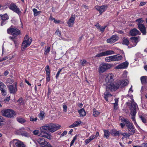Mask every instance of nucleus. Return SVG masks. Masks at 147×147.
Listing matches in <instances>:
<instances>
[{
    "instance_id": "2f4dec72",
    "label": "nucleus",
    "mask_w": 147,
    "mask_h": 147,
    "mask_svg": "<svg viewBox=\"0 0 147 147\" xmlns=\"http://www.w3.org/2000/svg\"><path fill=\"white\" fill-rule=\"evenodd\" d=\"M140 80L142 83H145L147 82V77L142 76L140 78Z\"/></svg>"
},
{
    "instance_id": "864d4df0",
    "label": "nucleus",
    "mask_w": 147,
    "mask_h": 147,
    "mask_svg": "<svg viewBox=\"0 0 147 147\" xmlns=\"http://www.w3.org/2000/svg\"><path fill=\"white\" fill-rule=\"evenodd\" d=\"M118 108V104L116 103H114V110H116Z\"/></svg>"
},
{
    "instance_id": "1a4fd4ad",
    "label": "nucleus",
    "mask_w": 147,
    "mask_h": 147,
    "mask_svg": "<svg viewBox=\"0 0 147 147\" xmlns=\"http://www.w3.org/2000/svg\"><path fill=\"white\" fill-rule=\"evenodd\" d=\"M10 9L18 14L19 16L21 14V12L19 7L13 3H11L9 6Z\"/></svg>"
},
{
    "instance_id": "9b49d317",
    "label": "nucleus",
    "mask_w": 147,
    "mask_h": 147,
    "mask_svg": "<svg viewBox=\"0 0 147 147\" xmlns=\"http://www.w3.org/2000/svg\"><path fill=\"white\" fill-rule=\"evenodd\" d=\"M138 26L143 35H146V28L144 25L142 24H138Z\"/></svg>"
},
{
    "instance_id": "49530a36",
    "label": "nucleus",
    "mask_w": 147,
    "mask_h": 147,
    "mask_svg": "<svg viewBox=\"0 0 147 147\" xmlns=\"http://www.w3.org/2000/svg\"><path fill=\"white\" fill-rule=\"evenodd\" d=\"M136 22H138V24H141L142 23H143L144 21L142 18H139L136 20Z\"/></svg>"
},
{
    "instance_id": "473e14b6",
    "label": "nucleus",
    "mask_w": 147,
    "mask_h": 147,
    "mask_svg": "<svg viewBox=\"0 0 147 147\" xmlns=\"http://www.w3.org/2000/svg\"><path fill=\"white\" fill-rule=\"evenodd\" d=\"M122 44L126 45H128L129 44V41L126 38H124L123 40Z\"/></svg>"
},
{
    "instance_id": "a19ab883",
    "label": "nucleus",
    "mask_w": 147,
    "mask_h": 147,
    "mask_svg": "<svg viewBox=\"0 0 147 147\" xmlns=\"http://www.w3.org/2000/svg\"><path fill=\"white\" fill-rule=\"evenodd\" d=\"M13 82V79L10 78H8L7 80L6 83L7 84H12Z\"/></svg>"
},
{
    "instance_id": "a18cd8bd",
    "label": "nucleus",
    "mask_w": 147,
    "mask_h": 147,
    "mask_svg": "<svg viewBox=\"0 0 147 147\" xmlns=\"http://www.w3.org/2000/svg\"><path fill=\"white\" fill-rule=\"evenodd\" d=\"M63 69V68H62L61 69H59L58 71L56 76V78L57 79H58V78L59 76L60 72H61V71H62V69Z\"/></svg>"
},
{
    "instance_id": "f704fd0d",
    "label": "nucleus",
    "mask_w": 147,
    "mask_h": 147,
    "mask_svg": "<svg viewBox=\"0 0 147 147\" xmlns=\"http://www.w3.org/2000/svg\"><path fill=\"white\" fill-rule=\"evenodd\" d=\"M92 114L94 116L96 117L99 115L100 113L96 111V109H94Z\"/></svg>"
},
{
    "instance_id": "f3484780",
    "label": "nucleus",
    "mask_w": 147,
    "mask_h": 147,
    "mask_svg": "<svg viewBox=\"0 0 147 147\" xmlns=\"http://www.w3.org/2000/svg\"><path fill=\"white\" fill-rule=\"evenodd\" d=\"M75 16L73 15H71L69 21L67 22V23L69 27H71L73 26L74 21L75 19Z\"/></svg>"
},
{
    "instance_id": "37998d69",
    "label": "nucleus",
    "mask_w": 147,
    "mask_h": 147,
    "mask_svg": "<svg viewBox=\"0 0 147 147\" xmlns=\"http://www.w3.org/2000/svg\"><path fill=\"white\" fill-rule=\"evenodd\" d=\"M77 139V136L76 135L73 138V140L71 141V142L70 146H71L73 145V144H74L75 141Z\"/></svg>"
},
{
    "instance_id": "f257e3e1",
    "label": "nucleus",
    "mask_w": 147,
    "mask_h": 147,
    "mask_svg": "<svg viewBox=\"0 0 147 147\" xmlns=\"http://www.w3.org/2000/svg\"><path fill=\"white\" fill-rule=\"evenodd\" d=\"M129 82L127 80L119 81L113 83H111L106 87L107 90H110L111 91L116 90L119 88H121L126 86Z\"/></svg>"
},
{
    "instance_id": "f03ea898",
    "label": "nucleus",
    "mask_w": 147,
    "mask_h": 147,
    "mask_svg": "<svg viewBox=\"0 0 147 147\" xmlns=\"http://www.w3.org/2000/svg\"><path fill=\"white\" fill-rule=\"evenodd\" d=\"M61 127L59 125L50 123L41 127L40 129L42 133L45 132L47 130L53 133L59 129Z\"/></svg>"
},
{
    "instance_id": "69168bd1",
    "label": "nucleus",
    "mask_w": 147,
    "mask_h": 147,
    "mask_svg": "<svg viewBox=\"0 0 147 147\" xmlns=\"http://www.w3.org/2000/svg\"><path fill=\"white\" fill-rule=\"evenodd\" d=\"M9 71H8L6 70L3 73V74L4 76H6L9 74Z\"/></svg>"
},
{
    "instance_id": "c756f323",
    "label": "nucleus",
    "mask_w": 147,
    "mask_h": 147,
    "mask_svg": "<svg viewBox=\"0 0 147 147\" xmlns=\"http://www.w3.org/2000/svg\"><path fill=\"white\" fill-rule=\"evenodd\" d=\"M121 120L123 122L125 123V124L126 125H128V124L131 123L129 122L128 119H125L123 117L121 119Z\"/></svg>"
},
{
    "instance_id": "0e129e2a",
    "label": "nucleus",
    "mask_w": 147,
    "mask_h": 147,
    "mask_svg": "<svg viewBox=\"0 0 147 147\" xmlns=\"http://www.w3.org/2000/svg\"><path fill=\"white\" fill-rule=\"evenodd\" d=\"M95 26H96V27L97 28V29H99V28H100V26L99 24L98 23H96L95 25Z\"/></svg>"
},
{
    "instance_id": "9d476101",
    "label": "nucleus",
    "mask_w": 147,
    "mask_h": 147,
    "mask_svg": "<svg viewBox=\"0 0 147 147\" xmlns=\"http://www.w3.org/2000/svg\"><path fill=\"white\" fill-rule=\"evenodd\" d=\"M114 54H115V52L114 51L111 50H109L98 53L95 56L97 57H98Z\"/></svg>"
},
{
    "instance_id": "cd10ccee",
    "label": "nucleus",
    "mask_w": 147,
    "mask_h": 147,
    "mask_svg": "<svg viewBox=\"0 0 147 147\" xmlns=\"http://www.w3.org/2000/svg\"><path fill=\"white\" fill-rule=\"evenodd\" d=\"M78 113H80V115L81 116H85L86 114L85 110L83 109H82L80 110H79Z\"/></svg>"
},
{
    "instance_id": "4d7b16f0",
    "label": "nucleus",
    "mask_w": 147,
    "mask_h": 147,
    "mask_svg": "<svg viewBox=\"0 0 147 147\" xmlns=\"http://www.w3.org/2000/svg\"><path fill=\"white\" fill-rule=\"evenodd\" d=\"M3 87H6V86L2 82H0V88Z\"/></svg>"
},
{
    "instance_id": "4be33fe9",
    "label": "nucleus",
    "mask_w": 147,
    "mask_h": 147,
    "mask_svg": "<svg viewBox=\"0 0 147 147\" xmlns=\"http://www.w3.org/2000/svg\"><path fill=\"white\" fill-rule=\"evenodd\" d=\"M121 134V131H117L115 129H113L110 131V134L113 136H119Z\"/></svg>"
},
{
    "instance_id": "8fccbe9b",
    "label": "nucleus",
    "mask_w": 147,
    "mask_h": 147,
    "mask_svg": "<svg viewBox=\"0 0 147 147\" xmlns=\"http://www.w3.org/2000/svg\"><path fill=\"white\" fill-rule=\"evenodd\" d=\"M107 26H102L101 28L100 27V28L99 29H100V31L102 32H103L104 31L105 28Z\"/></svg>"
},
{
    "instance_id": "c03bdc74",
    "label": "nucleus",
    "mask_w": 147,
    "mask_h": 147,
    "mask_svg": "<svg viewBox=\"0 0 147 147\" xmlns=\"http://www.w3.org/2000/svg\"><path fill=\"white\" fill-rule=\"evenodd\" d=\"M45 70L46 72V74H50L49 67V65H47L46 66Z\"/></svg>"
},
{
    "instance_id": "4c0bfd02",
    "label": "nucleus",
    "mask_w": 147,
    "mask_h": 147,
    "mask_svg": "<svg viewBox=\"0 0 147 147\" xmlns=\"http://www.w3.org/2000/svg\"><path fill=\"white\" fill-rule=\"evenodd\" d=\"M44 112L41 111H40L39 114L38 115L40 119L41 120H42L44 116Z\"/></svg>"
},
{
    "instance_id": "de8ad7c7",
    "label": "nucleus",
    "mask_w": 147,
    "mask_h": 147,
    "mask_svg": "<svg viewBox=\"0 0 147 147\" xmlns=\"http://www.w3.org/2000/svg\"><path fill=\"white\" fill-rule=\"evenodd\" d=\"M23 136H24L26 137H28L29 136V135L27 132L24 131L23 133H22V134L21 135Z\"/></svg>"
},
{
    "instance_id": "3c124183",
    "label": "nucleus",
    "mask_w": 147,
    "mask_h": 147,
    "mask_svg": "<svg viewBox=\"0 0 147 147\" xmlns=\"http://www.w3.org/2000/svg\"><path fill=\"white\" fill-rule=\"evenodd\" d=\"M55 34L58 35L59 37L61 36V34L58 29H57L55 32Z\"/></svg>"
},
{
    "instance_id": "6e6552de",
    "label": "nucleus",
    "mask_w": 147,
    "mask_h": 147,
    "mask_svg": "<svg viewBox=\"0 0 147 147\" xmlns=\"http://www.w3.org/2000/svg\"><path fill=\"white\" fill-rule=\"evenodd\" d=\"M111 67V64L102 63L99 66L98 71L100 73H103L107 70L110 69Z\"/></svg>"
},
{
    "instance_id": "aec40b11",
    "label": "nucleus",
    "mask_w": 147,
    "mask_h": 147,
    "mask_svg": "<svg viewBox=\"0 0 147 147\" xmlns=\"http://www.w3.org/2000/svg\"><path fill=\"white\" fill-rule=\"evenodd\" d=\"M129 34L132 36H135L140 34L138 30L136 28H134L130 30Z\"/></svg>"
},
{
    "instance_id": "a878e982",
    "label": "nucleus",
    "mask_w": 147,
    "mask_h": 147,
    "mask_svg": "<svg viewBox=\"0 0 147 147\" xmlns=\"http://www.w3.org/2000/svg\"><path fill=\"white\" fill-rule=\"evenodd\" d=\"M105 61L106 62H109L111 61H114L113 59V55L107 57L105 58Z\"/></svg>"
},
{
    "instance_id": "09e8293b",
    "label": "nucleus",
    "mask_w": 147,
    "mask_h": 147,
    "mask_svg": "<svg viewBox=\"0 0 147 147\" xmlns=\"http://www.w3.org/2000/svg\"><path fill=\"white\" fill-rule=\"evenodd\" d=\"M4 119L3 117L1 116H0V126L2 125H3V122Z\"/></svg>"
},
{
    "instance_id": "dca6fc26",
    "label": "nucleus",
    "mask_w": 147,
    "mask_h": 147,
    "mask_svg": "<svg viewBox=\"0 0 147 147\" xmlns=\"http://www.w3.org/2000/svg\"><path fill=\"white\" fill-rule=\"evenodd\" d=\"M126 126L127 127L129 131L131 133V134L135 133V128L132 123H131L128 125H126Z\"/></svg>"
},
{
    "instance_id": "423d86ee",
    "label": "nucleus",
    "mask_w": 147,
    "mask_h": 147,
    "mask_svg": "<svg viewBox=\"0 0 147 147\" xmlns=\"http://www.w3.org/2000/svg\"><path fill=\"white\" fill-rule=\"evenodd\" d=\"M137 107L138 106L137 104L135 102H133L131 103L130 109V114H131L132 115L131 119H132L133 121L136 120L135 116L136 113V110Z\"/></svg>"
},
{
    "instance_id": "4468645a",
    "label": "nucleus",
    "mask_w": 147,
    "mask_h": 147,
    "mask_svg": "<svg viewBox=\"0 0 147 147\" xmlns=\"http://www.w3.org/2000/svg\"><path fill=\"white\" fill-rule=\"evenodd\" d=\"M1 18V25L3 26L6 23V20H7L9 18L7 14H5L4 15L1 14L0 15Z\"/></svg>"
},
{
    "instance_id": "603ef678",
    "label": "nucleus",
    "mask_w": 147,
    "mask_h": 147,
    "mask_svg": "<svg viewBox=\"0 0 147 147\" xmlns=\"http://www.w3.org/2000/svg\"><path fill=\"white\" fill-rule=\"evenodd\" d=\"M37 120V117L34 118L33 117H31L30 118V121H36Z\"/></svg>"
},
{
    "instance_id": "052dcab7",
    "label": "nucleus",
    "mask_w": 147,
    "mask_h": 147,
    "mask_svg": "<svg viewBox=\"0 0 147 147\" xmlns=\"http://www.w3.org/2000/svg\"><path fill=\"white\" fill-rule=\"evenodd\" d=\"M146 3L145 2H141L139 6H142L143 5H145Z\"/></svg>"
},
{
    "instance_id": "72a5a7b5",
    "label": "nucleus",
    "mask_w": 147,
    "mask_h": 147,
    "mask_svg": "<svg viewBox=\"0 0 147 147\" xmlns=\"http://www.w3.org/2000/svg\"><path fill=\"white\" fill-rule=\"evenodd\" d=\"M33 11L34 12V15L35 16L39 15L40 14V11H38L35 8L33 9Z\"/></svg>"
},
{
    "instance_id": "c85d7f7f",
    "label": "nucleus",
    "mask_w": 147,
    "mask_h": 147,
    "mask_svg": "<svg viewBox=\"0 0 147 147\" xmlns=\"http://www.w3.org/2000/svg\"><path fill=\"white\" fill-rule=\"evenodd\" d=\"M104 98L107 101H108V98L109 97H110L112 96L111 95L107 92H105L104 94Z\"/></svg>"
},
{
    "instance_id": "393cba45",
    "label": "nucleus",
    "mask_w": 147,
    "mask_h": 147,
    "mask_svg": "<svg viewBox=\"0 0 147 147\" xmlns=\"http://www.w3.org/2000/svg\"><path fill=\"white\" fill-rule=\"evenodd\" d=\"M104 137L106 139H108L109 137V136L110 134V131L109 132L108 130H104Z\"/></svg>"
},
{
    "instance_id": "a211bd4d",
    "label": "nucleus",
    "mask_w": 147,
    "mask_h": 147,
    "mask_svg": "<svg viewBox=\"0 0 147 147\" xmlns=\"http://www.w3.org/2000/svg\"><path fill=\"white\" fill-rule=\"evenodd\" d=\"M128 65V63L127 61H125L116 66L115 67L117 69H125L127 67Z\"/></svg>"
},
{
    "instance_id": "bb28decb",
    "label": "nucleus",
    "mask_w": 147,
    "mask_h": 147,
    "mask_svg": "<svg viewBox=\"0 0 147 147\" xmlns=\"http://www.w3.org/2000/svg\"><path fill=\"white\" fill-rule=\"evenodd\" d=\"M131 39V40L132 41L133 43H135V46L136 45L137 42H138V38L137 37H132L130 38Z\"/></svg>"
},
{
    "instance_id": "ddd939ff",
    "label": "nucleus",
    "mask_w": 147,
    "mask_h": 147,
    "mask_svg": "<svg viewBox=\"0 0 147 147\" xmlns=\"http://www.w3.org/2000/svg\"><path fill=\"white\" fill-rule=\"evenodd\" d=\"M107 6L106 5H105L101 6H96L95 8L97 10L99 11L101 14L107 9Z\"/></svg>"
},
{
    "instance_id": "e433bc0d",
    "label": "nucleus",
    "mask_w": 147,
    "mask_h": 147,
    "mask_svg": "<svg viewBox=\"0 0 147 147\" xmlns=\"http://www.w3.org/2000/svg\"><path fill=\"white\" fill-rule=\"evenodd\" d=\"M6 87H3L0 88L1 93L3 95L5 96L6 94V92L5 90Z\"/></svg>"
},
{
    "instance_id": "680f3d73",
    "label": "nucleus",
    "mask_w": 147,
    "mask_h": 147,
    "mask_svg": "<svg viewBox=\"0 0 147 147\" xmlns=\"http://www.w3.org/2000/svg\"><path fill=\"white\" fill-rule=\"evenodd\" d=\"M67 134V131H64L62 134H61V136L63 137L65 135H66Z\"/></svg>"
},
{
    "instance_id": "79ce46f5",
    "label": "nucleus",
    "mask_w": 147,
    "mask_h": 147,
    "mask_svg": "<svg viewBox=\"0 0 147 147\" xmlns=\"http://www.w3.org/2000/svg\"><path fill=\"white\" fill-rule=\"evenodd\" d=\"M50 50V47H48L47 48L45 47V55H47V53H49Z\"/></svg>"
},
{
    "instance_id": "6e6d98bb",
    "label": "nucleus",
    "mask_w": 147,
    "mask_h": 147,
    "mask_svg": "<svg viewBox=\"0 0 147 147\" xmlns=\"http://www.w3.org/2000/svg\"><path fill=\"white\" fill-rule=\"evenodd\" d=\"M46 80L47 82H49L50 80V74H47Z\"/></svg>"
},
{
    "instance_id": "6ab92c4d",
    "label": "nucleus",
    "mask_w": 147,
    "mask_h": 147,
    "mask_svg": "<svg viewBox=\"0 0 147 147\" xmlns=\"http://www.w3.org/2000/svg\"><path fill=\"white\" fill-rule=\"evenodd\" d=\"M113 80V75L112 74H108L105 78V81L107 83L111 82Z\"/></svg>"
},
{
    "instance_id": "5fc2aeb1",
    "label": "nucleus",
    "mask_w": 147,
    "mask_h": 147,
    "mask_svg": "<svg viewBox=\"0 0 147 147\" xmlns=\"http://www.w3.org/2000/svg\"><path fill=\"white\" fill-rule=\"evenodd\" d=\"M32 133L35 135L38 134L39 133V131L38 130H35L33 131Z\"/></svg>"
},
{
    "instance_id": "bf43d9fd",
    "label": "nucleus",
    "mask_w": 147,
    "mask_h": 147,
    "mask_svg": "<svg viewBox=\"0 0 147 147\" xmlns=\"http://www.w3.org/2000/svg\"><path fill=\"white\" fill-rule=\"evenodd\" d=\"M81 65L83 66H84L85 65L86 63V61L85 60H83L82 61H81Z\"/></svg>"
},
{
    "instance_id": "e2e57ef3",
    "label": "nucleus",
    "mask_w": 147,
    "mask_h": 147,
    "mask_svg": "<svg viewBox=\"0 0 147 147\" xmlns=\"http://www.w3.org/2000/svg\"><path fill=\"white\" fill-rule=\"evenodd\" d=\"M92 140V139L91 138L89 139H86L85 140V142L86 144H88Z\"/></svg>"
},
{
    "instance_id": "7c9ffc66",
    "label": "nucleus",
    "mask_w": 147,
    "mask_h": 147,
    "mask_svg": "<svg viewBox=\"0 0 147 147\" xmlns=\"http://www.w3.org/2000/svg\"><path fill=\"white\" fill-rule=\"evenodd\" d=\"M17 120L18 122L21 123H23L26 122V120L20 117L17 118Z\"/></svg>"
},
{
    "instance_id": "c9c22d12",
    "label": "nucleus",
    "mask_w": 147,
    "mask_h": 147,
    "mask_svg": "<svg viewBox=\"0 0 147 147\" xmlns=\"http://www.w3.org/2000/svg\"><path fill=\"white\" fill-rule=\"evenodd\" d=\"M45 140L43 138H39L37 140V142L40 144V146L41 145V144H42V143L44 142V141Z\"/></svg>"
},
{
    "instance_id": "0eeeda50",
    "label": "nucleus",
    "mask_w": 147,
    "mask_h": 147,
    "mask_svg": "<svg viewBox=\"0 0 147 147\" xmlns=\"http://www.w3.org/2000/svg\"><path fill=\"white\" fill-rule=\"evenodd\" d=\"M7 33L13 36H16L20 34V31L18 28L15 27H13L11 26L7 29Z\"/></svg>"
},
{
    "instance_id": "774afa93",
    "label": "nucleus",
    "mask_w": 147,
    "mask_h": 147,
    "mask_svg": "<svg viewBox=\"0 0 147 147\" xmlns=\"http://www.w3.org/2000/svg\"><path fill=\"white\" fill-rule=\"evenodd\" d=\"M142 147H147V143H144L142 144Z\"/></svg>"
},
{
    "instance_id": "7ed1b4c3",
    "label": "nucleus",
    "mask_w": 147,
    "mask_h": 147,
    "mask_svg": "<svg viewBox=\"0 0 147 147\" xmlns=\"http://www.w3.org/2000/svg\"><path fill=\"white\" fill-rule=\"evenodd\" d=\"M32 42V39L29 38L27 35H26L21 46V51H24L25 50L26 48L30 45Z\"/></svg>"
},
{
    "instance_id": "ea45409f",
    "label": "nucleus",
    "mask_w": 147,
    "mask_h": 147,
    "mask_svg": "<svg viewBox=\"0 0 147 147\" xmlns=\"http://www.w3.org/2000/svg\"><path fill=\"white\" fill-rule=\"evenodd\" d=\"M139 118L141 119L143 123H145L146 122V119L145 117L142 115H139Z\"/></svg>"
},
{
    "instance_id": "58836bf2",
    "label": "nucleus",
    "mask_w": 147,
    "mask_h": 147,
    "mask_svg": "<svg viewBox=\"0 0 147 147\" xmlns=\"http://www.w3.org/2000/svg\"><path fill=\"white\" fill-rule=\"evenodd\" d=\"M24 131V128H22L20 129L19 130H18L17 131L18 134L21 135L22 133H23Z\"/></svg>"
},
{
    "instance_id": "b1692460",
    "label": "nucleus",
    "mask_w": 147,
    "mask_h": 147,
    "mask_svg": "<svg viewBox=\"0 0 147 147\" xmlns=\"http://www.w3.org/2000/svg\"><path fill=\"white\" fill-rule=\"evenodd\" d=\"M82 122L80 121H76L72 124L69 126V127L70 128H73L77 127Z\"/></svg>"
},
{
    "instance_id": "20e7f679",
    "label": "nucleus",
    "mask_w": 147,
    "mask_h": 147,
    "mask_svg": "<svg viewBox=\"0 0 147 147\" xmlns=\"http://www.w3.org/2000/svg\"><path fill=\"white\" fill-rule=\"evenodd\" d=\"M2 115L5 117L11 118L16 116L15 111L11 109H7L1 111Z\"/></svg>"
},
{
    "instance_id": "2eb2a0df",
    "label": "nucleus",
    "mask_w": 147,
    "mask_h": 147,
    "mask_svg": "<svg viewBox=\"0 0 147 147\" xmlns=\"http://www.w3.org/2000/svg\"><path fill=\"white\" fill-rule=\"evenodd\" d=\"M118 38L117 36L113 35L110 38L107 39V42L108 43H112L117 41Z\"/></svg>"
},
{
    "instance_id": "f8f14e48",
    "label": "nucleus",
    "mask_w": 147,
    "mask_h": 147,
    "mask_svg": "<svg viewBox=\"0 0 147 147\" xmlns=\"http://www.w3.org/2000/svg\"><path fill=\"white\" fill-rule=\"evenodd\" d=\"M9 91L11 94H14L17 91L16 84L9 85H7Z\"/></svg>"
},
{
    "instance_id": "39448f33",
    "label": "nucleus",
    "mask_w": 147,
    "mask_h": 147,
    "mask_svg": "<svg viewBox=\"0 0 147 147\" xmlns=\"http://www.w3.org/2000/svg\"><path fill=\"white\" fill-rule=\"evenodd\" d=\"M10 146L11 147H26L23 142L17 139H14L11 141Z\"/></svg>"
},
{
    "instance_id": "338daca9",
    "label": "nucleus",
    "mask_w": 147,
    "mask_h": 147,
    "mask_svg": "<svg viewBox=\"0 0 147 147\" xmlns=\"http://www.w3.org/2000/svg\"><path fill=\"white\" fill-rule=\"evenodd\" d=\"M54 22L56 24H58L60 23L61 21L59 20H56L55 19L54 21Z\"/></svg>"
},
{
    "instance_id": "5701e85b",
    "label": "nucleus",
    "mask_w": 147,
    "mask_h": 147,
    "mask_svg": "<svg viewBox=\"0 0 147 147\" xmlns=\"http://www.w3.org/2000/svg\"><path fill=\"white\" fill-rule=\"evenodd\" d=\"M123 57L121 55L119 54L113 55V61H118L122 59Z\"/></svg>"
},
{
    "instance_id": "412c9836",
    "label": "nucleus",
    "mask_w": 147,
    "mask_h": 147,
    "mask_svg": "<svg viewBox=\"0 0 147 147\" xmlns=\"http://www.w3.org/2000/svg\"><path fill=\"white\" fill-rule=\"evenodd\" d=\"M39 134V136L44 137L45 138L49 139V140H51L52 139V136L51 135L47 133L46 131H45V132Z\"/></svg>"
},
{
    "instance_id": "13d9d810",
    "label": "nucleus",
    "mask_w": 147,
    "mask_h": 147,
    "mask_svg": "<svg viewBox=\"0 0 147 147\" xmlns=\"http://www.w3.org/2000/svg\"><path fill=\"white\" fill-rule=\"evenodd\" d=\"M63 111L64 112L67 111V107L66 105H64L63 106Z\"/></svg>"
}]
</instances>
